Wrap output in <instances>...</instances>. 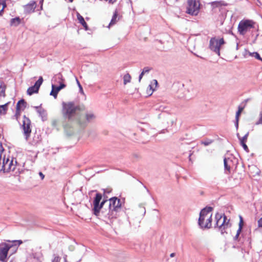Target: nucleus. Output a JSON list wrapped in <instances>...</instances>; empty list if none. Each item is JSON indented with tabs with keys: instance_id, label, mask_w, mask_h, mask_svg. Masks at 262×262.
Instances as JSON below:
<instances>
[{
	"instance_id": "f257e3e1",
	"label": "nucleus",
	"mask_w": 262,
	"mask_h": 262,
	"mask_svg": "<svg viewBox=\"0 0 262 262\" xmlns=\"http://www.w3.org/2000/svg\"><path fill=\"white\" fill-rule=\"evenodd\" d=\"M62 105V114L65 119L68 121L76 120L79 125L85 123V121L81 119L80 114V112L84 110V106H76L73 102L63 103Z\"/></svg>"
},
{
	"instance_id": "f03ea898",
	"label": "nucleus",
	"mask_w": 262,
	"mask_h": 262,
	"mask_svg": "<svg viewBox=\"0 0 262 262\" xmlns=\"http://www.w3.org/2000/svg\"><path fill=\"white\" fill-rule=\"evenodd\" d=\"M211 207H207L202 209L200 213L199 225L202 228L209 229L211 227L212 222Z\"/></svg>"
},
{
	"instance_id": "7ed1b4c3",
	"label": "nucleus",
	"mask_w": 262,
	"mask_h": 262,
	"mask_svg": "<svg viewBox=\"0 0 262 262\" xmlns=\"http://www.w3.org/2000/svg\"><path fill=\"white\" fill-rule=\"evenodd\" d=\"M109 211L107 217L110 219H116L117 216V212L121 207L120 200L116 197H113L109 200Z\"/></svg>"
},
{
	"instance_id": "20e7f679",
	"label": "nucleus",
	"mask_w": 262,
	"mask_h": 262,
	"mask_svg": "<svg viewBox=\"0 0 262 262\" xmlns=\"http://www.w3.org/2000/svg\"><path fill=\"white\" fill-rule=\"evenodd\" d=\"M17 162L16 159L12 157H4L3 162H0V172L3 171L4 173L13 171L17 167Z\"/></svg>"
},
{
	"instance_id": "39448f33",
	"label": "nucleus",
	"mask_w": 262,
	"mask_h": 262,
	"mask_svg": "<svg viewBox=\"0 0 262 262\" xmlns=\"http://www.w3.org/2000/svg\"><path fill=\"white\" fill-rule=\"evenodd\" d=\"M200 6L199 0H188L186 13L192 16H196L200 12Z\"/></svg>"
},
{
	"instance_id": "423d86ee",
	"label": "nucleus",
	"mask_w": 262,
	"mask_h": 262,
	"mask_svg": "<svg viewBox=\"0 0 262 262\" xmlns=\"http://www.w3.org/2000/svg\"><path fill=\"white\" fill-rule=\"evenodd\" d=\"M216 226L219 228L222 233H223L226 232L225 229H227L231 226L229 223V221H227V217L224 215L222 216L221 214L217 213L215 215Z\"/></svg>"
},
{
	"instance_id": "0eeeda50",
	"label": "nucleus",
	"mask_w": 262,
	"mask_h": 262,
	"mask_svg": "<svg viewBox=\"0 0 262 262\" xmlns=\"http://www.w3.org/2000/svg\"><path fill=\"white\" fill-rule=\"evenodd\" d=\"M102 195L101 193H98L96 194V196L94 198L93 201V211L94 214L98 216L99 214L101 209L102 208L103 205L107 201L106 200L103 199L102 201L100 203L101 200H102Z\"/></svg>"
},
{
	"instance_id": "6e6552de",
	"label": "nucleus",
	"mask_w": 262,
	"mask_h": 262,
	"mask_svg": "<svg viewBox=\"0 0 262 262\" xmlns=\"http://www.w3.org/2000/svg\"><path fill=\"white\" fill-rule=\"evenodd\" d=\"M255 23L251 20H243L239 22L238 31L241 34H245L248 31L254 27Z\"/></svg>"
},
{
	"instance_id": "1a4fd4ad",
	"label": "nucleus",
	"mask_w": 262,
	"mask_h": 262,
	"mask_svg": "<svg viewBox=\"0 0 262 262\" xmlns=\"http://www.w3.org/2000/svg\"><path fill=\"white\" fill-rule=\"evenodd\" d=\"M225 43L224 39L221 38L219 40L212 38L210 40V48L215 52L218 55H220V47Z\"/></svg>"
},
{
	"instance_id": "9d476101",
	"label": "nucleus",
	"mask_w": 262,
	"mask_h": 262,
	"mask_svg": "<svg viewBox=\"0 0 262 262\" xmlns=\"http://www.w3.org/2000/svg\"><path fill=\"white\" fill-rule=\"evenodd\" d=\"M31 125V120L29 118L24 116L23 117L22 127L26 139H28L30 136L32 132Z\"/></svg>"
},
{
	"instance_id": "9b49d317",
	"label": "nucleus",
	"mask_w": 262,
	"mask_h": 262,
	"mask_svg": "<svg viewBox=\"0 0 262 262\" xmlns=\"http://www.w3.org/2000/svg\"><path fill=\"white\" fill-rule=\"evenodd\" d=\"M12 246L6 243H2L0 244V261L6 262L8 251Z\"/></svg>"
},
{
	"instance_id": "f8f14e48",
	"label": "nucleus",
	"mask_w": 262,
	"mask_h": 262,
	"mask_svg": "<svg viewBox=\"0 0 262 262\" xmlns=\"http://www.w3.org/2000/svg\"><path fill=\"white\" fill-rule=\"evenodd\" d=\"M42 82L43 78L42 77H40L33 86H32L28 89L27 92V94L29 95H32L34 93H37L40 85L42 83Z\"/></svg>"
},
{
	"instance_id": "ddd939ff",
	"label": "nucleus",
	"mask_w": 262,
	"mask_h": 262,
	"mask_svg": "<svg viewBox=\"0 0 262 262\" xmlns=\"http://www.w3.org/2000/svg\"><path fill=\"white\" fill-rule=\"evenodd\" d=\"M36 7V2L31 1L28 4L24 6V9L25 13H31L34 12Z\"/></svg>"
},
{
	"instance_id": "4468645a",
	"label": "nucleus",
	"mask_w": 262,
	"mask_h": 262,
	"mask_svg": "<svg viewBox=\"0 0 262 262\" xmlns=\"http://www.w3.org/2000/svg\"><path fill=\"white\" fill-rule=\"evenodd\" d=\"M66 87V85L63 83H61L60 85L58 86H56L54 85H52V91L50 93V95L53 96L55 98H57V94L59 91L61 90L62 89H63Z\"/></svg>"
},
{
	"instance_id": "2eb2a0df",
	"label": "nucleus",
	"mask_w": 262,
	"mask_h": 262,
	"mask_svg": "<svg viewBox=\"0 0 262 262\" xmlns=\"http://www.w3.org/2000/svg\"><path fill=\"white\" fill-rule=\"evenodd\" d=\"M225 172L230 173L231 170L233 168L232 161L230 159L225 158L224 160Z\"/></svg>"
},
{
	"instance_id": "dca6fc26",
	"label": "nucleus",
	"mask_w": 262,
	"mask_h": 262,
	"mask_svg": "<svg viewBox=\"0 0 262 262\" xmlns=\"http://www.w3.org/2000/svg\"><path fill=\"white\" fill-rule=\"evenodd\" d=\"M26 107V102L24 100V99H21L19 100L16 106V110L19 111H23Z\"/></svg>"
},
{
	"instance_id": "f3484780",
	"label": "nucleus",
	"mask_w": 262,
	"mask_h": 262,
	"mask_svg": "<svg viewBox=\"0 0 262 262\" xmlns=\"http://www.w3.org/2000/svg\"><path fill=\"white\" fill-rule=\"evenodd\" d=\"M94 118L95 116L93 114H87L85 115V117L81 115V119L85 121V123L82 124L81 126L85 125L87 122L93 119Z\"/></svg>"
},
{
	"instance_id": "a211bd4d",
	"label": "nucleus",
	"mask_w": 262,
	"mask_h": 262,
	"mask_svg": "<svg viewBox=\"0 0 262 262\" xmlns=\"http://www.w3.org/2000/svg\"><path fill=\"white\" fill-rule=\"evenodd\" d=\"M77 16L79 22L82 25L85 30H88V26L86 23L85 21L84 18L79 13L77 14Z\"/></svg>"
},
{
	"instance_id": "6ab92c4d",
	"label": "nucleus",
	"mask_w": 262,
	"mask_h": 262,
	"mask_svg": "<svg viewBox=\"0 0 262 262\" xmlns=\"http://www.w3.org/2000/svg\"><path fill=\"white\" fill-rule=\"evenodd\" d=\"M247 140V135H246L244 137H243L242 139H240L241 144L242 145V146L243 147L244 149L245 150L248 151V147L247 146V145L246 144Z\"/></svg>"
},
{
	"instance_id": "aec40b11",
	"label": "nucleus",
	"mask_w": 262,
	"mask_h": 262,
	"mask_svg": "<svg viewBox=\"0 0 262 262\" xmlns=\"http://www.w3.org/2000/svg\"><path fill=\"white\" fill-rule=\"evenodd\" d=\"M9 103H6L3 105H0V115L6 114L8 110V105Z\"/></svg>"
},
{
	"instance_id": "412c9836",
	"label": "nucleus",
	"mask_w": 262,
	"mask_h": 262,
	"mask_svg": "<svg viewBox=\"0 0 262 262\" xmlns=\"http://www.w3.org/2000/svg\"><path fill=\"white\" fill-rule=\"evenodd\" d=\"M20 23V19L19 17H15L14 18H12L10 20L11 26H18Z\"/></svg>"
},
{
	"instance_id": "4be33fe9",
	"label": "nucleus",
	"mask_w": 262,
	"mask_h": 262,
	"mask_svg": "<svg viewBox=\"0 0 262 262\" xmlns=\"http://www.w3.org/2000/svg\"><path fill=\"white\" fill-rule=\"evenodd\" d=\"M5 85L2 83H0V98L2 97H4L5 96Z\"/></svg>"
},
{
	"instance_id": "5701e85b",
	"label": "nucleus",
	"mask_w": 262,
	"mask_h": 262,
	"mask_svg": "<svg viewBox=\"0 0 262 262\" xmlns=\"http://www.w3.org/2000/svg\"><path fill=\"white\" fill-rule=\"evenodd\" d=\"M130 80H131V76L128 73H127L124 75V77H123L124 84H126L127 83L130 82Z\"/></svg>"
},
{
	"instance_id": "b1692460",
	"label": "nucleus",
	"mask_w": 262,
	"mask_h": 262,
	"mask_svg": "<svg viewBox=\"0 0 262 262\" xmlns=\"http://www.w3.org/2000/svg\"><path fill=\"white\" fill-rule=\"evenodd\" d=\"M150 70H151V69H150L148 67L144 68L143 69V71H142V73H141V74L139 76V81H140L141 79L142 78L143 76L144 75V74L145 73H148Z\"/></svg>"
},
{
	"instance_id": "393cba45",
	"label": "nucleus",
	"mask_w": 262,
	"mask_h": 262,
	"mask_svg": "<svg viewBox=\"0 0 262 262\" xmlns=\"http://www.w3.org/2000/svg\"><path fill=\"white\" fill-rule=\"evenodd\" d=\"M244 109V106L243 107L241 106H238V111H237V112L236 113V119L237 121H238L239 117V116L241 115V114L242 113V112H243Z\"/></svg>"
},
{
	"instance_id": "a878e982",
	"label": "nucleus",
	"mask_w": 262,
	"mask_h": 262,
	"mask_svg": "<svg viewBox=\"0 0 262 262\" xmlns=\"http://www.w3.org/2000/svg\"><path fill=\"white\" fill-rule=\"evenodd\" d=\"M117 17H118V13L117 12H115V13L113 15V16L112 18L111 22L110 23V25H114L117 21Z\"/></svg>"
},
{
	"instance_id": "bb28decb",
	"label": "nucleus",
	"mask_w": 262,
	"mask_h": 262,
	"mask_svg": "<svg viewBox=\"0 0 262 262\" xmlns=\"http://www.w3.org/2000/svg\"><path fill=\"white\" fill-rule=\"evenodd\" d=\"M213 142V140L210 139H206L205 140H203L201 142V144L204 145V146H208L211 144Z\"/></svg>"
},
{
	"instance_id": "cd10ccee",
	"label": "nucleus",
	"mask_w": 262,
	"mask_h": 262,
	"mask_svg": "<svg viewBox=\"0 0 262 262\" xmlns=\"http://www.w3.org/2000/svg\"><path fill=\"white\" fill-rule=\"evenodd\" d=\"M20 113H21L20 111L16 110L15 115L13 116L14 119H15L17 121H18V119L19 118V117L20 116Z\"/></svg>"
},
{
	"instance_id": "c85d7f7f",
	"label": "nucleus",
	"mask_w": 262,
	"mask_h": 262,
	"mask_svg": "<svg viewBox=\"0 0 262 262\" xmlns=\"http://www.w3.org/2000/svg\"><path fill=\"white\" fill-rule=\"evenodd\" d=\"M252 56L254 57L255 58L257 59L261 60V58L260 57L259 54L257 52H254L252 53Z\"/></svg>"
},
{
	"instance_id": "c756f323",
	"label": "nucleus",
	"mask_w": 262,
	"mask_h": 262,
	"mask_svg": "<svg viewBox=\"0 0 262 262\" xmlns=\"http://www.w3.org/2000/svg\"><path fill=\"white\" fill-rule=\"evenodd\" d=\"M1 5H2V7L1 9H3V12L4 13V9L6 7V3L5 0H2L1 2Z\"/></svg>"
},
{
	"instance_id": "7c9ffc66",
	"label": "nucleus",
	"mask_w": 262,
	"mask_h": 262,
	"mask_svg": "<svg viewBox=\"0 0 262 262\" xmlns=\"http://www.w3.org/2000/svg\"><path fill=\"white\" fill-rule=\"evenodd\" d=\"M243 224H244V222H243V218L241 216H240V222L239 223L238 229H241V231L242 230V227L243 226Z\"/></svg>"
},
{
	"instance_id": "2f4dec72",
	"label": "nucleus",
	"mask_w": 262,
	"mask_h": 262,
	"mask_svg": "<svg viewBox=\"0 0 262 262\" xmlns=\"http://www.w3.org/2000/svg\"><path fill=\"white\" fill-rule=\"evenodd\" d=\"M243 224H244V222H243V218L241 216H240V222L239 223L238 229H241V231L242 230V227L243 226Z\"/></svg>"
},
{
	"instance_id": "473e14b6",
	"label": "nucleus",
	"mask_w": 262,
	"mask_h": 262,
	"mask_svg": "<svg viewBox=\"0 0 262 262\" xmlns=\"http://www.w3.org/2000/svg\"><path fill=\"white\" fill-rule=\"evenodd\" d=\"M60 258L59 256H56L54 258L52 262H60Z\"/></svg>"
},
{
	"instance_id": "72a5a7b5",
	"label": "nucleus",
	"mask_w": 262,
	"mask_h": 262,
	"mask_svg": "<svg viewBox=\"0 0 262 262\" xmlns=\"http://www.w3.org/2000/svg\"><path fill=\"white\" fill-rule=\"evenodd\" d=\"M241 229H238L237 230V232H236V235L234 237L235 239H237L238 238V236H239V234L241 233Z\"/></svg>"
},
{
	"instance_id": "f704fd0d",
	"label": "nucleus",
	"mask_w": 262,
	"mask_h": 262,
	"mask_svg": "<svg viewBox=\"0 0 262 262\" xmlns=\"http://www.w3.org/2000/svg\"><path fill=\"white\" fill-rule=\"evenodd\" d=\"M258 227H262V217L258 221Z\"/></svg>"
},
{
	"instance_id": "c9c22d12",
	"label": "nucleus",
	"mask_w": 262,
	"mask_h": 262,
	"mask_svg": "<svg viewBox=\"0 0 262 262\" xmlns=\"http://www.w3.org/2000/svg\"><path fill=\"white\" fill-rule=\"evenodd\" d=\"M57 76H58V78L60 80H61V81H63V77H62V74H60V73H59V74H58L57 75Z\"/></svg>"
},
{
	"instance_id": "e433bc0d",
	"label": "nucleus",
	"mask_w": 262,
	"mask_h": 262,
	"mask_svg": "<svg viewBox=\"0 0 262 262\" xmlns=\"http://www.w3.org/2000/svg\"><path fill=\"white\" fill-rule=\"evenodd\" d=\"M117 0H107V2L110 4H114L116 2Z\"/></svg>"
},
{
	"instance_id": "4c0bfd02",
	"label": "nucleus",
	"mask_w": 262,
	"mask_h": 262,
	"mask_svg": "<svg viewBox=\"0 0 262 262\" xmlns=\"http://www.w3.org/2000/svg\"><path fill=\"white\" fill-rule=\"evenodd\" d=\"M39 174V176L41 177V179L42 180L43 179L44 177H45L44 174L41 172H40Z\"/></svg>"
},
{
	"instance_id": "58836bf2",
	"label": "nucleus",
	"mask_w": 262,
	"mask_h": 262,
	"mask_svg": "<svg viewBox=\"0 0 262 262\" xmlns=\"http://www.w3.org/2000/svg\"><path fill=\"white\" fill-rule=\"evenodd\" d=\"M152 82L155 84V88H156L157 85H158V81H157V80H154Z\"/></svg>"
},
{
	"instance_id": "ea45409f",
	"label": "nucleus",
	"mask_w": 262,
	"mask_h": 262,
	"mask_svg": "<svg viewBox=\"0 0 262 262\" xmlns=\"http://www.w3.org/2000/svg\"><path fill=\"white\" fill-rule=\"evenodd\" d=\"M43 1H44V0H40V1H39V3L41 4L40 8L41 9H42V5H43Z\"/></svg>"
},
{
	"instance_id": "a19ab883",
	"label": "nucleus",
	"mask_w": 262,
	"mask_h": 262,
	"mask_svg": "<svg viewBox=\"0 0 262 262\" xmlns=\"http://www.w3.org/2000/svg\"><path fill=\"white\" fill-rule=\"evenodd\" d=\"M4 149L1 143H0V151H3Z\"/></svg>"
},
{
	"instance_id": "79ce46f5",
	"label": "nucleus",
	"mask_w": 262,
	"mask_h": 262,
	"mask_svg": "<svg viewBox=\"0 0 262 262\" xmlns=\"http://www.w3.org/2000/svg\"><path fill=\"white\" fill-rule=\"evenodd\" d=\"M79 89H80V91L81 92V93L83 94V91L81 85H80V88Z\"/></svg>"
},
{
	"instance_id": "37998d69",
	"label": "nucleus",
	"mask_w": 262,
	"mask_h": 262,
	"mask_svg": "<svg viewBox=\"0 0 262 262\" xmlns=\"http://www.w3.org/2000/svg\"><path fill=\"white\" fill-rule=\"evenodd\" d=\"M174 255H175V254L174 253H172L170 254V256L171 257H173L174 256Z\"/></svg>"
},
{
	"instance_id": "c03bdc74",
	"label": "nucleus",
	"mask_w": 262,
	"mask_h": 262,
	"mask_svg": "<svg viewBox=\"0 0 262 262\" xmlns=\"http://www.w3.org/2000/svg\"><path fill=\"white\" fill-rule=\"evenodd\" d=\"M77 83H78V86L80 88V85H80V84L79 82V81H78V80H77Z\"/></svg>"
},
{
	"instance_id": "a18cd8bd",
	"label": "nucleus",
	"mask_w": 262,
	"mask_h": 262,
	"mask_svg": "<svg viewBox=\"0 0 262 262\" xmlns=\"http://www.w3.org/2000/svg\"><path fill=\"white\" fill-rule=\"evenodd\" d=\"M217 3H218V2H213V3H212V5H213V4H217Z\"/></svg>"
},
{
	"instance_id": "49530a36",
	"label": "nucleus",
	"mask_w": 262,
	"mask_h": 262,
	"mask_svg": "<svg viewBox=\"0 0 262 262\" xmlns=\"http://www.w3.org/2000/svg\"><path fill=\"white\" fill-rule=\"evenodd\" d=\"M149 86H150V89H152V91L154 90V89L152 88L151 85H149Z\"/></svg>"
},
{
	"instance_id": "de8ad7c7",
	"label": "nucleus",
	"mask_w": 262,
	"mask_h": 262,
	"mask_svg": "<svg viewBox=\"0 0 262 262\" xmlns=\"http://www.w3.org/2000/svg\"><path fill=\"white\" fill-rule=\"evenodd\" d=\"M9 262H15V261H14V260H11V261H10Z\"/></svg>"
},
{
	"instance_id": "09e8293b",
	"label": "nucleus",
	"mask_w": 262,
	"mask_h": 262,
	"mask_svg": "<svg viewBox=\"0 0 262 262\" xmlns=\"http://www.w3.org/2000/svg\"><path fill=\"white\" fill-rule=\"evenodd\" d=\"M164 1L165 3H167L166 0H164Z\"/></svg>"
},
{
	"instance_id": "8fccbe9b",
	"label": "nucleus",
	"mask_w": 262,
	"mask_h": 262,
	"mask_svg": "<svg viewBox=\"0 0 262 262\" xmlns=\"http://www.w3.org/2000/svg\"><path fill=\"white\" fill-rule=\"evenodd\" d=\"M105 1L107 2V0H105Z\"/></svg>"
}]
</instances>
